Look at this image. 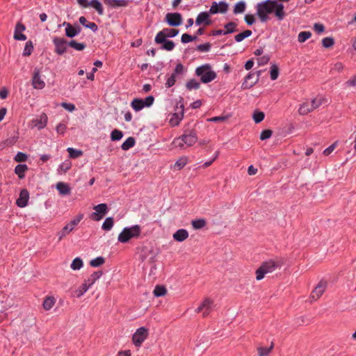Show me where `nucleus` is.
Here are the masks:
<instances>
[{
	"label": "nucleus",
	"instance_id": "f257e3e1",
	"mask_svg": "<svg viewBox=\"0 0 356 356\" xmlns=\"http://www.w3.org/2000/svg\"><path fill=\"white\" fill-rule=\"evenodd\" d=\"M257 13L261 22H266L268 19V15L273 13H275L279 20H282L285 17L284 6L276 1L266 0L258 3Z\"/></svg>",
	"mask_w": 356,
	"mask_h": 356
},
{
	"label": "nucleus",
	"instance_id": "f03ea898",
	"mask_svg": "<svg viewBox=\"0 0 356 356\" xmlns=\"http://www.w3.org/2000/svg\"><path fill=\"white\" fill-rule=\"evenodd\" d=\"M197 141V136L195 131L187 130L180 137L174 140L173 144L176 147L184 148V145L192 146Z\"/></svg>",
	"mask_w": 356,
	"mask_h": 356
},
{
	"label": "nucleus",
	"instance_id": "7ed1b4c3",
	"mask_svg": "<svg viewBox=\"0 0 356 356\" xmlns=\"http://www.w3.org/2000/svg\"><path fill=\"white\" fill-rule=\"evenodd\" d=\"M195 74L200 76L201 81L204 83L212 81L216 77V72L211 70V66L209 64L197 67Z\"/></svg>",
	"mask_w": 356,
	"mask_h": 356
},
{
	"label": "nucleus",
	"instance_id": "20e7f679",
	"mask_svg": "<svg viewBox=\"0 0 356 356\" xmlns=\"http://www.w3.org/2000/svg\"><path fill=\"white\" fill-rule=\"evenodd\" d=\"M140 234V227L134 225L131 227H125L118 236V241L121 243H127L132 238L137 237Z\"/></svg>",
	"mask_w": 356,
	"mask_h": 356
},
{
	"label": "nucleus",
	"instance_id": "39448f33",
	"mask_svg": "<svg viewBox=\"0 0 356 356\" xmlns=\"http://www.w3.org/2000/svg\"><path fill=\"white\" fill-rule=\"evenodd\" d=\"M277 266L278 264L273 260H269L268 261L264 262L256 271L257 280H262L266 274L268 273H272L275 270V268Z\"/></svg>",
	"mask_w": 356,
	"mask_h": 356
},
{
	"label": "nucleus",
	"instance_id": "423d86ee",
	"mask_svg": "<svg viewBox=\"0 0 356 356\" xmlns=\"http://www.w3.org/2000/svg\"><path fill=\"white\" fill-rule=\"evenodd\" d=\"M95 212L90 214V218L95 221L102 220L107 213L108 207L106 204H99L93 207Z\"/></svg>",
	"mask_w": 356,
	"mask_h": 356
},
{
	"label": "nucleus",
	"instance_id": "0eeeda50",
	"mask_svg": "<svg viewBox=\"0 0 356 356\" xmlns=\"http://www.w3.org/2000/svg\"><path fill=\"white\" fill-rule=\"evenodd\" d=\"M148 334L147 330L143 327L138 328L134 334L132 341L136 346H140Z\"/></svg>",
	"mask_w": 356,
	"mask_h": 356
},
{
	"label": "nucleus",
	"instance_id": "6e6552de",
	"mask_svg": "<svg viewBox=\"0 0 356 356\" xmlns=\"http://www.w3.org/2000/svg\"><path fill=\"white\" fill-rule=\"evenodd\" d=\"M327 283L325 281L321 280L318 282L317 286L312 291L309 299L311 302L313 300H316L319 298L327 288Z\"/></svg>",
	"mask_w": 356,
	"mask_h": 356
},
{
	"label": "nucleus",
	"instance_id": "1a4fd4ad",
	"mask_svg": "<svg viewBox=\"0 0 356 356\" xmlns=\"http://www.w3.org/2000/svg\"><path fill=\"white\" fill-rule=\"evenodd\" d=\"M53 43L55 46V52L57 54L62 55L67 51L68 43L65 39L55 37L53 39Z\"/></svg>",
	"mask_w": 356,
	"mask_h": 356
},
{
	"label": "nucleus",
	"instance_id": "9d476101",
	"mask_svg": "<svg viewBox=\"0 0 356 356\" xmlns=\"http://www.w3.org/2000/svg\"><path fill=\"white\" fill-rule=\"evenodd\" d=\"M32 86L35 89L41 90L45 87L44 81L41 79L40 70L35 68L32 77Z\"/></svg>",
	"mask_w": 356,
	"mask_h": 356
},
{
	"label": "nucleus",
	"instance_id": "9b49d317",
	"mask_svg": "<svg viewBox=\"0 0 356 356\" xmlns=\"http://www.w3.org/2000/svg\"><path fill=\"white\" fill-rule=\"evenodd\" d=\"M165 21L172 26H178L182 23V17L178 13H168L165 15Z\"/></svg>",
	"mask_w": 356,
	"mask_h": 356
},
{
	"label": "nucleus",
	"instance_id": "f8f14e48",
	"mask_svg": "<svg viewBox=\"0 0 356 356\" xmlns=\"http://www.w3.org/2000/svg\"><path fill=\"white\" fill-rule=\"evenodd\" d=\"M228 10V4L225 1H221L219 3L213 1L209 9V13L211 15L216 14L218 13H225Z\"/></svg>",
	"mask_w": 356,
	"mask_h": 356
},
{
	"label": "nucleus",
	"instance_id": "ddd939ff",
	"mask_svg": "<svg viewBox=\"0 0 356 356\" xmlns=\"http://www.w3.org/2000/svg\"><path fill=\"white\" fill-rule=\"evenodd\" d=\"M48 118L46 113H42L36 118L32 120L31 123L33 127H37L39 130L44 129L47 124Z\"/></svg>",
	"mask_w": 356,
	"mask_h": 356
},
{
	"label": "nucleus",
	"instance_id": "4468645a",
	"mask_svg": "<svg viewBox=\"0 0 356 356\" xmlns=\"http://www.w3.org/2000/svg\"><path fill=\"white\" fill-rule=\"evenodd\" d=\"M29 199V193L26 189H22L19 193V196L16 200V204L19 207H25Z\"/></svg>",
	"mask_w": 356,
	"mask_h": 356
},
{
	"label": "nucleus",
	"instance_id": "2eb2a0df",
	"mask_svg": "<svg viewBox=\"0 0 356 356\" xmlns=\"http://www.w3.org/2000/svg\"><path fill=\"white\" fill-rule=\"evenodd\" d=\"M25 26L18 22L15 28V33H14V38L16 40H22L24 41L26 40V36L22 33V32L25 30Z\"/></svg>",
	"mask_w": 356,
	"mask_h": 356
},
{
	"label": "nucleus",
	"instance_id": "dca6fc26",
	"mask_svg": "<svg viewBox=\"0 0 356 356\" xmlns=\"http://www.w3.org/2000/svg\"><path fill=\"white\" fill-rule=\"evenodd\" d=\"M63 26H65V34L69 38L76 36L81 31V28L79 26L75 27L67 22H64Z\"/></svg>",
	"mask_w": 356,
	"mask_h": 356
},
{
	"label": "nucleus",
	"instance_id": "f3484780",
	"mask_svg": "<svg viewBox=\"0 0 356 356\" xmlns=\"http://www.w3.org/2000/svg\"><path fill=\"white\" fill-rule=\"evenodd\" d=\"M179 109L180 111L179 112L175 113L172 115L169 121L171 126H177L183 118L184 108L182 105L180 106Z\"/></svg>",
	"mask_w": 356,
	"mask_h": 356
},
{
	"label": "nucleus",
	"instance_id": "a211bd4d",
	"mask_svg": "<svg viewBox=\"0 0 356 356\" xmlns=\"http://www.w3.org/2000/svg\"><path fill=\"white\" fill-rule=\"evenodd\" d=\"M209 14L210 13L207 12L200 13L196 18V25L200 26L202 24L204 25H209L211 24V20L209 19Z\"/></svg>",
	"mask_w": 356,
	"mask_h": 356
},
{
	"label": "nucleus",
	"instance_id": "6ab92c4d",
	"mask_svg": "<svg viewBox=\"0 0 356 356\" xmlns=\"http://www.w3.org/2000/svg\"><path fill=\"white\" fill-rule=\"evenodd\" d=\"M214 309H217V308H216V305L210 298H205L202 303L197 308L198 312Z\"/></svg>",
	"mask_w": 356,
	"mask_h": 356
},
{
	"label": "nucleus",
	"instance_id": "aec40b11",
	"mask_svg": "<svg viewBox=\"0 0 356 356\" xmlns=\"http://www.w3.org/2000/svg\"><path fill=\"white\" fill-rule=\"evenodd\" d=\"M254 76V74H252V73H250L248 74V75L245 77V81H243V83H242V88L243 89H248V88H250L251 87H252L258 81L259 79V72L258 73L256 79L254 81H249L250 80H252V78Z\"/></svg>",
	"mask_w": 356,
	"mask_h": 356
},
{
	"label": "nucleus",
	"instance_id": "412c9836",
	"mask_svg": "<svg viewBox=\"0 0 356 356\" xmlns=\"http://www.w3.org/2000/svg\"><path fill=\"white\" fill-rule=\"evenodd\" d=\"M104 3L111 7H125L129 3V0H104Z\"/></svg>",
	"mask_w": 356,
	"mask_h": 356
},
{
	"label": "nucleus",
	"instance_id": "4be33fe9",
	"mask_svg": "<svg viewBox=\"0 0 356 356\" xmlns=\"http://www.w3.org/2000/svg\"><path fill=\"white\" fill-rule=\"evenodd\" d=\"M188 237V233L186 229H181L173 234V238L179 242L184 241Z\"/></svg>",
	"mask_w": 356,
	"mask_h": 356
},
{
	"label": "nucleus",
	"instance_id": "5701e85b",
	"mask_svg": "<svg viewBox=\"0 0 356 356\" xmlns=\"http://www.w3.org/2000/svg\"><path fill=\"white\" fill-rule=\"evenodd\" d=\"M72 167V162L67 159L64 162H63L60 165H59L57 172L59 175L65 174L67 170H69Z\"/></svg>",
	"mask_w": 356,
	"mask_h": 356
},
{
	"label": "nucleus",
	"instance_id": "b1692460",
	"mask_svg": "<svg viewBox=\"0 0 356 356\" xmlns=\"http://www.w3.org/2000/svg\"><path fill=\"white\" fill-rule=\"evenodd\" d=\"M312 111L314 110L312 106L310 104V102L307 101L300 105L298 112L300 115H307Z\"/></svg>",
	"mask_w": 356,
	"mask_h": 356
},
{
	"label": "nucleus",
	"instance_id": "393cba45",
	"mask_svg": "<svg viewBox=\"0 0 356 356\" xmlns=\"http://www.w3.org/2000/svg\"><path fill=\"white\" fill-rule=\"evenodd\" d=\"M28 170L26 164H18L15 168V172L19 178L23 179L25 177V172Z\"/></svg>",
	"mask_w": 356,
	"mask_h": 356
},
{
	"label": "nucleus",
	"instance_id": "a878e982",
	"mask_svg": "<svg viewBox=\"0 0 356 356\" xmlns=\"http://www.w3.org/2000/svg\"><path fill=\"white\" fill-rule=\"evenodd\" d=\"M56 188L59 193L62 195H65L70 193V188L69 186L65 183L58 182L56 184Z\"/></svg>",
	"mask_w": 356,
	"mask_h": 356
},
{
	"label": "nucleus",
	"instance_id": "bb28decb",
	"mask_svg": "<svg viewBox=\"0 0 356 356\" xmlns=\"http://www.w3.org/2000/svg\"><path fill=\"white\" fill-rule=\"evenodd\" d=\"M88 288L89 286L88 285L86 282H85L77 289H76L74 291V296L77 298H80L88 291Z\"/></svg>",
	"mask_w": 356,
	"mask_h": 356
},
{
	"label": "nucleus",
	"instance_id": "cd10ccee",
	"mask_svg": "<svg viewBox=\"0 0 356 356\" xmlns=\"http://www.w3.org/2000/svg\"><path fill=\"white\" fill-rule=\"evenodd\" d=\"M131 106L136 111H139L145 107L143 99L136 98L132 100Z\"/></svg>",
	"mask_w": 356,
	"mask_h": 356
},
{
	"label": "nucleus",
	"instance_id": "c85d7f7f",
	"mask_svg": "<svg viewBox=\"0 0 356 356\" xmlns=\"http://www.w3.org/2000/svg\"><path fill=\"white\" fill-rule=\"evenodd\" d=\"M55 304V298L52 296H47L43 301V308L45 310L51 309Z\"/></svg>",
	"mask_w": 356,
	"mask_h": 356
},
{
	"label": "nucleus",
	"instance_id": "c756f323",
	"mask_svg": "<svg viewBox=\"0 0 356 356\" xmlns=\"http://www.w3.org/2000/svg\"><path fill=\"white\" fill-rule=\"evenodd\" d=\"M273 343H271L270 347L268 348H266V347H259L257 348V351H258V355L259 356H268L269 355V353L271 352V350H273Z\"/></svg>",
	"mask_w": 356,
	"mask_h": 356
},
{
	"label": "nucleus",
	"instance_id": "7c9ffc66",
	"mask_svg": "<svg viewBox=\"0 0 356 356\" xmlns=\"http://www.w3.org/2000/svg\"><path fill=\"white\" fill-rule=\"evenodd\" d=\"M114 225V220L112 217L106 218L102 224V228L105 231H109Z\"/></svg>",
	"mask_w": 356,
	"mask_h": 356
},
{
	"label": "nucleus",
	"instance_id": "2f4dec72",
	"mask_svg": "<svg viewBox=\"0 0 356 356\" xmlns=\"http://www.w3.org/2000/svg\"><path fill=\"white\" fill-rule=\"evenodd\" d=\"M90 7L95 8L99 15H102L104 13V8L102 3L97 0L90 1Z\"/></svg>",
	"mask_w": 356,
	"mask_h": 356
},
{
	"label": "nucleus",
	"instance_id": "473e14b6",
	"mask_svg": "<svg viewBox=\"0 0 356 356\" xmlns=\"http://www.w3.org/2000/svg\"><path fill=\"white\" fill-rule=\"evenodd\" d=\"M74 229L70 226L69 224L66 225L60 232L58 233V240H62L65 236L70 234Z\"/></svg>",
	"mask_w": 356,
	"mask_h": 356
},
{
	"label": "nucleus",
	"instance_id": "72a5a7b5",
	"mask_svg": "<svg viewBox=\"0 0 356 356\" xmlns=\"http://www.w3.org/2000/svg\"><path fill=\"white\" fill-rule=\"evenodd\" d=\"M67 151L69 153V156L71 159H76L83 155L81 150L74 149L73 147H68Z\"/></svg>",
	"mask_w": 356,
	"mask_h": 356
},
{
	"label": "nucleus",
	"instance_id": "f704fd0d",
	"mask_svg": "<svg viewBox=\"0 0 356 356\" xmlns=\"http://www.w3.org/2000/svg\"><path fill=\"white\" fill-rule=\"evenodd\" d=\"M237 24L235 22H231L225 25V31L223 33V35H226L228 33H232L235 32Z\"/></svg>",
	"mask_w": 356,
	"mask_h": 356
},
{
	"label": "nucleus",
	"instance_id": "c9c22d12",
	"mask_svg": "<svg viewBox=\"0 0 356 356\" xmlns=\"http://www.w3.org/2000/svg\"><path fill=\"white\" fill-rule=\"evenodd\" d=\"M252 35V31L250 30H245L242 33H240L235 35V40L238 42H241L245 38H248Z\"/></svg>",
	"mask_w": 356,
	"mask_h": 356
},
{
	"label": "nucleus",
	"instance_id": "e433bc0d",
	"mask_svg": "<svg viewBox=\"0 0 356 356\" xmlns=\"http://www.w3.org/2000/svg\"><path fill=\"white\" fill-rule=\"evenodd\" d=\"M135 145V139L133 137H129L122 145L123 150H128Z\"/></svg>",
	"mask_w": 356,
	"mask_h": 356
},
{
	"label": "nucleus",
	"instance_id": "4c0bfd02",
	"mask_svg": "<svg viewBox=\"0 0 356 356\" xmlns=\"http://www.w3.org/2000/svg\"><path fill=\"white\" fill-rule=\"evenodd\" d=\"M187 163V159L186 157H181L177 160L173 165V168L175 170H179L183 168Z\"/></svg>",
	"mask_w": 356,
	"mask_h": 356
},
{
	"label": "nucleus",
	"instance_id": "58836bf2",
	"mask_svg": "<svg viewBox=\"0 0 356 356\" xmlns=\"http://www.w3.org/2000/svg\"><path fill=\"white\" fill-rule=\"evenodd\" d=\"M33 51V42L29 40L26 42L24 51H23V56H30Z\"/></svg>",
	"mask_w": 356,
	"mask_h": 356
},
{
	"label": "nucleus",
	"instance_id": "ea45409f",
	"mask_svg": "<svg viewBox=\"0 0 356 356\" xmlns=\"http://www.w3.org/2000/svg\"><path fill=\"white\" fill-rule=\"evenodd\" d=\"M71 268L74 270H77L81 268L83 266V261L79 257L75 258L72 264H71Z\"/></svg>",
	"mask_w": 356,
	"mask_h": 356
},
{
	"label": "nucleus",
	"instance_id": "a19ab883",
	"mask_svg": "<svg viewBox=\"0 0 356 356\" xmlns=\"http://www.w3.org/2000/svg\"><path fill=\"white\" fill-rule=\"evenodd\" d=\"M245 10V3L244 1H239L238 2L234 8V14H239L242 13Z\"/></svg>",
	"mask_w": 356,
	"mask_h": 356
},
{
	"label": "nucleus",
	"instance_id": "79ce46f5",
	"mask_svg": "<svg viewBox=\"0 0 356 356\" xmlns=\"http://www.w3.org/2000/svg\"><path fill=\"white\" fill-rule=\"evenodd\" d=\"M68 46L77 51H81L86 47V45L83 43L78 42L76 40H71L69 42Z\"/></svg>",
	"mask_w": 356,
	"mask_h": 356
},
{
	"label": "nucleus",
	"instance_id": "37998d69",
	"mask_svg": "<svg viewBox=\"0 0 356 356\" xmlns=\"http://www.w3.org/2000/svg\"><path fill=\"white\" fill-rule=\"evenodd\" d=\"M186 86L187 89L189 90H191L193 89L197 90V89L200 88V83L195 79H191L186 83Z\"/></svg>",
	"mask_w": 356,
	"mask_h": 356
},
{
	"label": "nucleus",
	"instance_id": "c03bdc74",
	"mask_svg": "<svg viewBox=\"0 0 356 356\" xmlns=\"http://www.w3.org/2000/svg\"><path fill=\"white\" fill-rule=\"evenodd\" d=\"M153 293L155 296L160 297L166 293V289L163 286L157 285L155 286Z\"/></svg>",
	"mask_w": 356,
	"mask_h": 356
},
{
	"label": "nucleus",
	"instance_id": "a18cd8bd",
	"mask_svg": "<svg viewBox=\"0 0 356 356\" xmlns=\"http://www.w3.org/2000/svg\"><path fill=\"white\" fill-rule=\"evenodd\" d=\"M105 263V258L103 257H98L94 259L90 260V266L98 267Z\"/></svg>",
	"mask_w": 356,
	"mask_h": 356
},
{
	"label": "nucleus",
	"instance_id": "49530a36",
	"mask_svg": "<svg viewBox=\"0 0 356 356\" xmlns=\"http://www.w3.org/2000/svg\"><path fill=\"white\" fill-rule=\"evenodd\" d=\"M312 36L309 31H302L298 34V40L299 42H304Z\"/></svg>",
	"mask_w": 356,
	"mask_h": 356
},
{
	"label": "nucleus",
	"instance_id": "de8ad7c7",
	"mask_svg": "<svg viewBox=\"0 0 356 356\" xmlns=\"http://www.w3.org/2000/svg\"><path fill=\"white\" fill-rule=\"evenodd\" d=\"M325 99L322 97H316L310 102V104L312 106L313 110H314L322 105Z\"/></svg>",
	"mask_w": 356,
	"mask_h": 356
},
{
	"label": "nucleus",
	"instance_id": "09e8293b",
	"mask_svg": "<svg viewBox=\"0 0 356 356\" xmlns=\"http://www.w3.org/2000/svg\"><path fill=\"white\" fill-rule=\"evenodd\" d=\"M206 225V221L203 219H197L192 221L193 227L195 229H200L204 227Z\"/></svg>",
	"mask_w": 356,
	"mask_h": 356
},
{
	"label": "nucleus",
	"instance_id": "8fccbe9b",
	"mask_svg": "<svg viewBox=\"0 0 356 356\" xmlns=\"http://www.w3.org/2000/svg\"><path fill=\"white\" fill-rule=\"evenodd\" d=\"M167 37L165 35V33L163 32V30H162L156 34L154 40H155V42L157 44H162L165 40H167L165 39Z\"/></svg>",
	"mask_w": 356,
	"mask_h": 356
},
{
	"label": "nucleus",
	"instance_id": "3c124183",
	"mask_svg": "<svg viewBox=\"0 0 356 356\" xmlns=\"http://www.w3.org/2000/svg\"><path fill=\"white\" fill-rule=\"evenodd\" d=\"M123 136V134L121 131L118 129H114L111 134V138L112 140H119Z\"/></svg>",
	"mask_w": 356,
	"mask_h": 356
},
{
	"label": "nucleus",
	"instance_id": "603ef678",
	"mask_svg": "<svg viewBox=\"0 0 356 356\" xmlns=\"http://www.w3.org/2000/svg\"><path fill=\"white\" fill-rule=\"evenodd\" d=\"M163 30L167 38H173L179 33V31L175 29H163Z\"/></svg>",
	"mask_w": 356,
	"mask_h": 356
},
{
	"label": "nucleus",
	"instance_id": "864d4df0",
	"mask_svg": "<svg viewBox=\"0 0 356 356\" xmlns=\"http://www.w3.org/2000/svg\"><path fill=\"white\" fill-rule=\"evenodd\" d=\"M334 43V39L331 37H327L323 39L322 44L325 48H329L333 46Z\"/></svg>",
	"mask_w": 356,
	"mask_h": 356
},
{
	"label": "nucleus",
	"instance_id": "5fc2aeb1",
	"mask_svg": "<svg viewBox=\"0 0 356 356\" xmlns=\"http://www.w3.org/2000/svg\"><path fill=\"white\" fill-rule=\"evenodd\" d=\"M265 115L264 112L258 111L253 114V120L255 123H259L264 119Z\"/></svg>",
	"mask_w": 356,
	"mask_h": 356
},
{
	"label": "nucleus",
	"instance_id": "6e6d98bb",
	"mask_svg": "<svg viewBox=\"0 0 356 356\" xmlns=\"http://www.w3.org/2000/svg\"><path fill=\"white\" fill-rule=\"evenodd\" d=\"M162 44L161 48L166 51H172L175 47V43L171 40H165Z\"/></svg>",
	"mask_w": 356,
	"mask_h": 356
},
{
	"label": "nucleus",
	"instance_id": "4d7b16f0",
	"mask_svg": "<svg viewBox=\"0 0 356 356\" xmlns=\"http://www.w3.org/2000/svg\"><path fill=\"white\" fill-rule=\"evenodd\" d=\"M196 38H197V36H192L189 34L184 33L181 35V40L183 43H187V42H192V41L196 40Z\"/></svg>",
	"mask_w": 356,
	"mask_h": 356
},
{
	"label": "nucleus",
	"instance_id": "13d9d810",
	"mask_svg": "<svg viewBox=\"0 0 356 356\" xmlns=\"http://www.w3.org/2000/svg\"><path fill=\"white\" fill-rule=\"evenodd\" d=\"M278 75L279 69L276 65H273L270 69V79L273 81L276 80L278 77Z\"/></svg>",
	"mask_w": 356,
	"mask_h": 356
},
{
	"label": "nucleus",
	"instance_id": "bf43d9fd",
	"mask_svg": "<svg viewBox=\"0 0 356 356\" xmlns=\"http://www.w3.org/2000/svg\"><path fill=\"white\" fill-rule=\"evenodd\" d=\"M27 159V155L23 152H19L15 156V161L17 162H24Z\"/></svg>",
	"mask_w": 356,
	"mask_h": 356
},
{
	"label": "nucleus",
	"instance_id": "052dcab7",
	"mask_svg": "<svg viewBox=\"0 0 356 356\" xmlns=\"http://www.w3.org/2000/svg\"><path fill=\"white\" fill-rule=\"evenodd\" d=\"M273 131L270 129L264 130L260 134V139L261 140L268 139L272 136Z\"/></svg>",
	"mask_w": 356,
	"mask_h": 356
},
{
	"label": "nucleus",
	"instance_id": "680f3d73",
	"mask_svg": "<svg viewBox=\"0 0 356 356\" xmlns=\"http://www.w3.org/2000/svg\"><path fill=\"white\" fill-rule=\"evenodd\" d=\"M211 44L209 43H205L200 44L197 47V49L200 51L207 52L210 50Z\"/></svg>",
	"mask_w": 356,
	"mask_h": 356
},
{
	"label": "nucleus",
	"instance_id": "e2e57ef3",
	"mask_svg": "<svg viewBox=\"0 0 356 356\" xmlns=\"http://www.w3.org/2000/svg\"><path fill=\"white\" fill-rule=\"evenodd\" d=\"M175 81H176L175 75V74H172L171 76L170 77H168V79H167L166 83H165V86L167 88H170L175 85Z\"/></svg>",
	"mask_w": 356,
	"mask_h": 356
},
{
	"label": "nucleus",
	"instance_id": "0e129e2a",
	"mask_svg": "<svg viewBox=\"0 0 356 356\" xmlns=\"http://www.w3.org/2000/svg\"><path fill=\"white\" fill-rule=\"evenodd\" d=\"M337 142L334 143L332 145H331L330 146H329L327 148H326L323 154L325 155V156H328L330 155L333 151L334 149L336 148L337 147Z\"/></svg>",
	"mask_w": 356,
	"mask_h": 356
},
{
	"label": "nucleus",
	"instance_id": "69168bd1",
	"mask_svg": "<svg viewBox=\"0 0 356 356\" xmlns=\"http://www.w3.org/2000/svg\"><path fill=\"white\" fill-rule=\"evenodd\" d=\"M56 129L58 134H64L67 129V126L65 124L60 123L56 126Z\"/></svg>",
	"mask_w": 356,
	"mask_h": 356
},
{
	"label": "nucleus",
	"instance_id": "338daca9",
	"mask_svg": "<svg viewBox=\"0 0 356 356\" xmlns=\"http://www.w3.org/2000/svg\"><path fill=\"white\" fill-rule=\"evenodd\" d=\"M154 97L152 95L147 97L145 100H143V103L145 105V107H149L152 106L154 103Z\"/></svg>",
	"mask_w": 356,
	"mask_h": 356
},
{
	"label": "nucleus",
	"instance_id": "774afa93",
	"mask_svg": "<svg viewBox=\"0 0 356 356\" xmlns=\"http://www.w3.org/2000/svg\"><path fill=\"white\" fill-rule=\"evenodd\" d=\"M314 29L317 33H321L325 30V26L322 24L316 23L314 25Z\"/></svg>",
	"mask_w": 356,
	"mask_h": 356
}]
</instances>
